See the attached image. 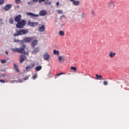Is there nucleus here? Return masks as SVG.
<instances>
[{
  "label": "nucleus",
  "instance_id": "43",
  "mask_svg": "<svg viewBox=\"0 0 129 129\" xmlns=\"http://www.w3.org/2000/svg\"><path fill=\"white\" fill-rule=\"evenodd\" d=\"M39 0H32V1L33 2V3H37V2H38Z\"/></svg>",
  "mask_w": 129,
  "mask_h": 129
},
{
  "label": "nucleus",
  "instance_id": "32",
  "mask_svg": "<svg viewBox=\"0 0 129 129\" xmlns=\"http://www.w3.org/2000/svg\"><path fill=\"white\" fill-rule=\"evenodd\" d=\"M58 14H63V11L62 10H57Z\"/></svg>",
  "mask_w": 129,
  "mask_h": 129
},
{
  "label": "nucleus",
  "instance_id": "46",
  "mask_svg": "<svg viewBox=\"0 0 129 129\" xmlns=\"http://www.w3.org/2000/svg\"><path fill=\"white\" fill-rule=\"evenodd\" d=\"M0 22H3V19H0Z\"/></svg>",
  "mask_w": 129,
  "mask_h": 129
},
{
  "label": "nucleus",
  "instance_id": "16",
  "mask_svg": "<svg viewBox=\"0 0 129 129\" xmlns=\"http://www.w3.org/2000/svg\"><path fill=\"white\" fill-rule=\"evenodd\" d=\"M96 77H97V80H104V79L102 78V76H101V75H98V74H96Z\"/></svg>",
  "mask_w": 129,
  "mask_h": 129
},
{
  "label": "nucleus",
  "instance_id": "11",
  "mask_svg": "<svg viewBox=\"0 0 129 129\" xmlns=\"http://www.w3.org/2000/svg\"><path fill=\"white\" fill-rule=\"evenodd\" d=\"M114 2L112 1H110L108 3V7L109 8H111L112 9H113L114 8Z\"/></svg>",
  "mask_w": 129,
  "mask_h": 129
},
{
  "label": "nucleus",
  "instance_id": "27",
  "mask_svg": "<svg viewBox=\"0 0 129 129\" xmlns=\"http://www.w3.org/2000/svg\"><path fill=\"white\" fill-rule=\"evenodd\" d=\"M71 69L73 71H77V69H76V68H75V67H71Z\"/></svg>",
  "mask_w": 129,
  "mask_h": 129
},
{
  "label": "nucleus",
  "instance_id": "40",
  "mask_svg": "<svg viewBox=\"0 0 129 129\" xmlns=\"http://www.w3.org/2000/svg\"><path fill=\"white\" fill-rule=\"evenodd\" d=\"M0 82H1V83H6V82L4 80H0Z\"/></svg>",
  "mask_w": 129,
  "mask_h": 129
},
{
  "label": "nucleus",
  "instance_id": "36",
  "mask_svg": "<svg viewBox=\"0 0 129 129\" xmlns=\"http://www.w3.org/2000/svg\"><path fill=\"white\" fill-rule=\"evenodd\" d=\"M103 84H104V85H107L108 84V83L107 82V81H104L103 82Z\"/></svg>",
  "mask_w": 129,
  "mask_h": 129
},
{
  "label": "nucleus",
  "instance_id": "37",
  "mask_svg": "<svg viewBox=\"0 0 129 129\" xmlns=\"http://www.w3.org/2000/svg\"><path fill=\"white\" fill-rule=\"evenodd\" d=\"M63 74H64L63 73V72H61L60 73L56 75H57V76H60V75H63Z\"/></svg>",
  "mask_w": 129,
  "mask_h": 129
},
{
  "label": "nucleus",
  "instance_id": "26",
  "mask_svg": "<svg viewBox=\"0 0 129 129\" xmlns=\"http://www.w3.org/2000/svg\"><path fill=\"white\" fill-rule=\"evenodd\" d=\"M65 35V33L62 31H59V35L60 36H64Z\"/></svg>",
  "mask_w": 129,
  "mask_h": 129
},
{
  "label": "nucleus",
  "instance_id": "33",
  "mask_svg": "<svg viewBox=\"0 0 129 129\" xmlns=\"http://www.w3.org/2000/svg\"><path fill=\"white\" fill-rule=\"evenodd\" d=\"M19 39H18V40H17L16 39H13V42L14 43H18V42L19 43Z\"/></svg>",
  "mask_w": 129,
  "mask_h": 129
},
{
  "label": "nucleus",
  "instance_id": "30",
  "mask_svg": "<svg viewBox=\"0 0 129 129\" xmlns=\"http://www.w3.org/2000/svg\"><path fill=\"white\" fill-rule=\"evenodd\" d=\"M5 4V0H0V6Z\"/></svg>",
  "mask_w": 129,
  "mask_h": 129
},
{
  "label": "nucleus",
  "instance_id": "34",
  "mask_svg": "<svg viewBox=\"0 0 129 129\" xmlns=\"http://www.w3.org/2000/svg\"><path fill=\"white\" fill-rule=\"evenodd\" d=\"M58 59L59 62H62V56H58Z\"/></svg>",
  "mask_w": 129,
  "mask_h": 129
},
{
  "label": "nucleus",
  "instance_id": "47",
  "mask_svg": "<svg viewBox=\"0 0 129 129\" xmlns=\"http://www.w3.org/2000/svg\"><path fill=\"white\" fill-rule=\"evenodd\" d=\"M74 0H70V2H74Z\"/></svg>",
  "mask_w": 129,
  "mask_h": 129
},
{
  "label": "nucleus",
  "instance_id": "1",
  "mask_svg": "<svg viewBox=\"0 0 129 129\" xmlns=\"http://www.w3.org/2000/svg\"><path fill=\"white\" fill-rule=\"evenodd\" d=\"M26 48V44H23L21 46V48H11V51L13 52L20 53L21 54H25L26 51H25V48Z\"/></svg>",
  "mask_w": 129,
  "mask_h": 129
},
{
  "label": "nucleus",
  "instance_id": "24",
  "mask_svg": "<svg viewBox=\"0 0 129 129\" xmlns=\"http://www.w3.org/2000/svg\"><path fill=\"white\" fill-rule=\"evenodd\" d=\"M18 43L20 44V45H22V46H23V45H25V43H24V41L23 40H19L18 41Z\"/></svg>",
  "mask_w": 129,
  "mask_h": 129
},
{
  "label": "nucleus",
  "instance_id": "18",
  "mask_svg": "<svg viewBox=\"0 0 129 129\" xmlns=\"http://www.w3.org/2000/svg\"><path fill=\"white\" fill-rule=\"evenodd\" d=\"M72 2L73 3V4L74 5V6H79L80 4V2L75 1V0H74V1H72Z\"/></svg>",
  "mask_w": 129,
  "mask_h": 129
},
{
  "label": "nucleus",
  "instance_id": "29",
  "mask_svg": "<svg viewBox=\"0 0 129 129\" xmlns=\"http://www.w3.org/2000/svg\"><path fill=\"white\" fill-rule=\"evenodd\" d=\"M15 3L18 5H20L21 4V0H15Z\"/></svg>",
  "mask_w": 129,
  "mask_h": 129
},
{
  "label": "nucleus",
  "instance_id": "8",
  "mask_svg": "<svg viewBox=\"0 0 129 129\" xmlns=\"http://www.w3.org/2000/svg\"><path fill=\"white\" fill-rule=\"evenodd\" d=\"M22 20V15H19L16 16V17L14 19V21L15 22H17V23L20 22Z\"/></svg>",
  "mask_w": 129,
  "mask_h": 129
},
{
  "label": "nucleus",
  "instance_id": "15",
  "mask_svg": "<svg viewBox=\"0 0 129 129\" xmlns=\"http://www.w3.org/2000/svg\"><path fill=\"white\" fill-rule=\"evenodd\" d=\"M27 14L28 16H32V17H39V15L38 14H35L34 13H32L31 12L27 13Z\"/></svg>",
  "mask_w": 129,
  "mask_h": 129
},
{
  "label": "nucleus",
  "instance_id": "28",
  "mask_svg": "<svg viewBox=\"0 0 129 129\" xmlns=\"http://www.w3.org/2000/svg\"><path fill=\"white\" fill-rule=\"evenodd\" d=\"M37 76H38L37 74H34V75H33L32 76V79H33L34 80H35V78H37Z\"/></svg>",
  "mask_w": 129,
  "mask_h": 129
},
{
  "label": "nucleus",
  "instance_id": "25",
  "mask_svg": "<svg viewBox=\"0 0 129 129\" xmlns=\"http://www.w3.org/2000/svg\"><path fill=\"white\" fill-rule=\"evenodd\" d=\"M45 5H46V6L48 5H51V3H50V2H49L48 0H46L45 3H44Z\"/></svg>",
  "mask_w": 129,
  "mask_h": 129
},
{
  "label": "nucleus",
  "instance_id": "5",
  "mask_svg": "<svg viewBox=\"0 0 129 129\" xmlns=\"http://www.w3.org/2000/svg\"><path fill=\"white\" fill-rule=\"evenodd\" d=\"M28 26H30L31 27H33V28H35V27H37L38 25H39V23L38 22H31L30 21H29L28 22Z\"/></svg>",
  "mask_w": 129,
  "mask_h": 129
},
{
  "label": "nucleus",
  "instance_id": "21",
  "mask_svg": "<svg viewBox=\"0 0 129 129\" xmlns=\"http://www.w3.org/2000/svg\"><path fill=\"white\" fill-rule=\"evenodd\" d=\"M14 69L17 72H19V68L18 67V66L16 64V63H13Z\"/></svg>",
  "mask_w": 129,
  "mask_h": 129
},
{
  "label": "nucleus",
  "instance_id": "35",
  "mask_svg": "<svg viewBox=\"0 0 129 129\" xmlns=\"http://www.w3.org/2000/svg\"><path fill=\"white\" fill-rule=\"evenodd\" d=\"M91 14L93 15V16H95V14L94 13V10L93 9H92L91 10Z\"/></svg>",
  "mask_w": 129,
  "mask_h": 129
},
{
  "label": "nucleus",
  "instance_id": "44",
  "mask_svg": "<svg viewBox=\"0 0 129 129\" xmlns=\"http://www.w3.org/2000/svg\"><path fill=\"white\" fill-rule=\"evenodd\" d=\"M61 18H64L65 19H66V16H65V15H62L61 16Z\"/></svg>",
  "mask_w": 129,
  "mask_h": 129
},
{
  "label": "nucleus",
  "instance_id": "19",
  "mask_svg": "<svg viewBox=\"0 0 129 129\" xmlns=\"http://www.w3.org/2000/svg\"><path fill=\"white\" fill-rule=\"evenodd\" d=\"M115 52H113L112 51L110 52V53L109 54V57L111 58H113L114 56H115Z\"/></svg>",
  "mask_w": 129,
  "mask_h": 129
},
{
  "label": "nucleus",
  "instance_id": "2",
  "mask_svg": "<svg viewBox=\"0 0 129 129\" xmlns=\"http://www.w3.org/2000/svg\"><path fill=\"white\" fill-rule=\"evenodd\" d=\"M29 33V29H21L16 31L14 34V37H18V36H23V35H27Z\"/></svg>",
  "mask_w": 129,
  "mask_h": 129
},
{
  "label": "nucleus",
  "instance_id": "3",
  "mask_svg": "<svg viewBox=\"0 0 129 129\" xmlns=\"http://www.w3.org/2000/svg\"><path fill=\"white\" fill-rule=\"evenodd\" d=\"M16 26L18 29H23L24 27L26 26V21H25V20H22L20 21H18Z\"/></svg>",
  "mask_w": 129,
  "mask_h": 129
},
{
  "label": "nucleus",
  "instance_id": "48",
  "mask_svg": "<svg viewBox=\"0 0 129 129\" xmlns=\"http://www.w3.org/2000/svg\"><path fill=\"white\" fill-rule=\"evenodd\" d=\"M6 54H8V51H6Z\"/></svg>",
  "mask_w": 129,
  "mask_h": 129
},
{
  "label": "nucleus",
  "instance_id": "6",
  "mask_svg": "<svg viewBox=\"0 0 129 129\" xmlns=\"http://www.w3.org/2000/svg\"><path fill=\"white\" fill-rule=\"evenodd\" d=\"M38 44V40L35 39L31 42V49H34Z\"/></svg>",
  "mask_w": 129,
  "mask_h": 129
},
{
  "label": "nucleus",
  "instance_id": "14",
  "mask_svg": "<svg viewBox=\"0 0 129 129\" xmlns=\"http://www.w3.org/2000/svg\"><path fill=\"white\" fill-rule=\"evenodd\" d=\"M26 58V56L25 55H21L20 56V63H23L24 61H25V58Z\"/></svg>",
  "mask_w": 129,
  "mask_h": 129
},
{
  "label": "nucleus",
  "instance_id": "13",
  "mask_svg": "<svg viewBox=\"0 0 129 129\" xmlns=\"http://www.w3.org/2000/svg\"><path fill=\"white\" fill-rule=\"evenodd\" d=\"M45 25H42L41 26L39 27V28H38V32H44V31H45Z\"/></svg>",
  "mask_w": 129,
  "mask_h": 129
},
{
  "label": "nucleus",
  "instance_id": "45",
  "mask_svg": "<svg viewBox=\"0 0 129 129\" xmlns=\"http://www.w3.org/2000/svg\"><path fill=\"white\" fill-rule=\"evenodd\" d=\"M56 6H57V7H58V6H59V2L56 3Z\"/></svg>",
  "mask_w": 129,
  "mask_h": 129
},
{
  "label": "nucleus",
  "instance_id": "12",
  "mask_svg": "<svg viewBox=\"0 0 129 129\" xmlns=\"http://www.w3.org/2000/svg\"><path fill=\"white\" fill-rule=\"evenodd\" d=\"M35 66V63H31L30 66L26 67L25 69L26 70H29V69H33V68H34Z\"/></svg>",
  "mask_w": 129,
  "mask_h": 129
},
{
  "label": "nucleus",
  "instance_id": "20",
  "mask_svg": "<svg viewBox=\"0 0 129 129\" xmlns=\"http://www.w3.org/2000/svg\"><path fill=\"white\" fill-rule=\"evenodd\" d=\"M42 70V66H38L36 67L35 70L36 71H40Z\"/></svg>",
  "mask_w": 129,
  "mask_h": 129
},
{
  "label": "nucleus",
  "instance_id": "17",
  "mask_svg": "<svg viewBox=\"0 0 129 129\" xmlns=\"http://www.w3.org/2000/svg\"><path fill=\"white\" fill-rule=\"evenodd\" d=\"M49 57H50V55L48 54V53H46L43 55V57L45 60H48Z\"/></svg>",
  "mask_w": 129,
  "mask_h": 129
},
{
  "label": "nucleus",
  "instance_id": "10",
  "mask_svg": "<svg viewBox=\"0 0 129 129\" xmlns=\"http://www.w3.org/2000/svg\"><path fill=\"white\" fill-rule=\"evenodd\" d=\"M47 15V11L45 10H41L39 12V16H41V17H44V16H46Z\"/></svg>",
  "mask_w": 129,
  "mask_h": 129
},
{
  "label": "nucleus",
  "instance_id": "31",
  "mask_svg": "<svg viewBox=\"0 0 129 129\" xmlns=\"http://www.w3.org/2000/svg\"><path fill=\"white\" fill-rule=\"evenodd\" d=\"M28 5L29 6H32V5H34V2H29L27 3Z\"/></svg>",
  "mask_w": 129,
  "mask_h": 129
},
{
  "label": "nucleus",
  "instance_id": "23",
  "mask_svg": "<svg viewBox=\"0 0 129 129\" xmlns=\"http://www.w3.org/2000/svg\"><path fill=\"white\" fill-rule=\"evenodd\" d=\"M53 54H54L55 55H60L59 51L58 50L54 49L53 50Z\"/></svg>",
  "mask_w": 129,
  "mask_h": 129
},
{
  "label": "nucleus",
  "instance_id": "38",
  "mask_svg": "<svg viewBox=\"0 0 129 129\" xmlns=\"http://www.w3.org/2000/svg\"><path fill=\"white\" fill-rule=\"evenodd\" d=\"M81 17H82V18H85V14H84V13H82Z\"/></svg>",
  "mask_w": 129,
  "mask_h": 129
},
{
  "label": "nucleus",
  "instance_id": "42",
  "mask_svg": "<svg viewBox=\"0 0 129 129\" xmlns=\"http://www.w3.org/2000/svg\"><path fill=\"white\" fill-rule=\"evenodd\" d=\"M42 2H45V0H38V3H39V4H41Z\"/></svg>",
  "mask_w": 129,
  "mask_h": 129
},
{
  "label": "nucleus",
  "instance_id": "41",
  "mask_svg": "<svg viewBox=\"0 0 129 129\" xmlns=\"http://www.w3.org/2000/svg\"><path fill=\"white\" fill-rule=\"evenodd\" d=\"M28 79H29V77L23 78V80H28Z\"/></svg>",
  "mask_w": 129,
  "mask_h": 129
},
{
  "label": "nucleus",
  "instance_id": "4",
  "mask_svg": "<svg viewBox=\"0 0 129 129\" xmlns=\"http://www.w3.org/2000/svg\"><path fill=\"white\" fill-rule=\"evenodd\" d=\"M34 40V37L32 36L29 37H26L24 38L23 42L25 43H31Z\"/></svg>",
  "mask_w": 129,
  "mask_h": 129
},
{
  "label": "nucleus",
  "instance_id": "22",
  "mask_svg": "<svg viewBox=\"0 0 129 129\" xmlns=\"http://www.w3.org/2000/svg\"><path fill=\"white\" fill-rule=\"evenodd\" d=\"M9 23L11 25H13V24H14V19H13L12 18H9Z\"/></svg>",
  "mask_w": 129,
  "mask_h": 129
},
{
  "label": "nucleus",
  "instance_id": "39",
  "mask_svg": "<svg viewBox=\"0 0 129 129\" xmlns=\"http://www.w3.org/2000/svg\"><path fill=\"white\" fill-rule=\"evenodd\" d=\"M1 61H2L1 62L2 63V64H4V63H6V60L5 59H2Z\"/></svg>",
  "mask_w": 129,
  "mask_h": 129
},
{
  "label": "nucleus",
  "instance_id": "7",
  "mask_svg": "<svg viewBox=\"0 0 129 129\" xmlns=\"http://www.w3.org/2000/svg\"><path fill=\"white\" fill-rule=\"evenodd\" d=\"M12 7H13V5L12 4H7L5 6V7H4V10H5V12H7V11H9V10H11Z\"/></svg>",
  "mask_w": 129,
  "mask_h": 129
},
{
  "label": "nucleus",
  "instance_id": "9",
  "mask_svg": "<svg viewBox=\"0 0 129 129\" xmlns=\"http://www.w3.org/2000/svg\"><path fill=\"white\" fill-rule=\"evenodd\" d=\"M39 52H40V47H37L33 50L32 53L36 55V54Z\"/></svg>",
  "mask_w": 129,
  "mask_h": 129
},
{
  "label": "nucleus",
  "instance_id": "49",
  "mask_svg": "<svg viewBox=\"0 0 129 129\" xmlns=\"http://www.w3.org/2000/svg\"><path fill=\"white\" fill-rule=\"evenodd\" d=\"M62 61H64V59H62Z\"/></svg>",
  "mask_w": 129,
  "mask_h": 129
}]
</instances>
